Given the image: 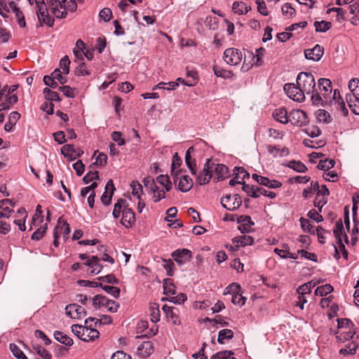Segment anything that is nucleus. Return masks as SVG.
Returning <instances> with one entry per match:
<instances>
[{
	"label": "nucleus",
	"mask_w": 359,
	"mask_h": 359,
	"mask_svg": "<svg viewBox=\"0 0 359 359\" xmlns=\"http://www.w3.org/2000/svg\"><path fill=\"white\" fill-rule=\"evenodd\" d=\"M348 89L351 94L349 95L354 97L355 102H359V79H352L348 82Z\"/></svg>",
	"instance_id": "obj_22"
},
{
	"label": "nucleus",
	"mask_w": 359,
	"mask_h": 359,
	"mask_svg": "<svg viewBox=\"0 0 359 359\" xmlns=\"http://www.w3.org/2000/svg\"><path fill=\"white\" fill-rule=\"evenodd\" d=\"M85 330V325H72V332L77 336L80 339H81L82 336L83 334V332Z\"/></svg>",
	"instance_id": "obj_60"
},
{
	"label": "nucleus",
	"mask_w": 359,
	"mask_h": 359,
	"mask_svg": "<svg viewBox=\"0 0 359 359\" xmlns=\"http://www.w3.org/2000/svg\"><path fill=\"white\" fill-rule=\"evenodd\" d=\"M299 222L301 224V227L305 232H308L310 233H315V226L311 224L309 219L302 217L299 219Z\"/></svg>",
	"instance_id": "obj_39"
},
{
	"label": "nucleus",
	"mask_w": 359,
	"mask_h": 359,
	"mask_svg": "<svg viewBox=\"0 0 359 359\" xmlns=\"http://www.w3.org/2000/svg\"><path fill=\"white\" fill-rule=\"evenodd\" d=\"M215 172L218 180H223L228 174V168L223 164H217L215 167Z\"/></svg>",
	"instance_id": "obj_40"
},
{
	"label": "nucleus",
	"mask_w": 359,
	"mask_h": 359,
	"mask_svg": "<svg viewBox=\"0 0 359 359\" xmlns=\"http://www.w3.org/2000/svg\"><path fill=\"white\" fill-rule=\"evenodd\" d=\"M324 53V48L320 45H316L313 48L304 50V55L306 59L313 61H318Z\"/></svg>",
	"instance_id": "obj_12"
},
{
	"label": "nucleus",
	"mask_w": 359,
	"mask_h": 359,
	"mask_svg": "<svg viewBox=\"0 0 359 359\" xmlns=\"http://www.w3.org/2000/svg\"><path fill=\"white\" fill-rule=\"evenodd\" d=\"M111 359H132V358L124 351H118L111 355Z\"/></svg>",
	"instance_id": "obj_64"
},
{
	"label": "nucleus",
	"mask_w": 359,
	"mask_h": 359,
	"mask_svg": "<svg viewBox=\"0 0 359 359\" xmlns=\"http://www.w3.org/2000/svg\"><path fill=\"white\" fill-rule=\"evenodd\" d=\"M314 26H315L316 32H325L326 31L330 29V28L331 27V23L330 22H327V21H324V20L320 21V22L316 21L314 22Z\"/></svg>",
	"instance_id": "obj_41"
},
{
	"label": "nucleus",
	"mask_w": 359,
	"mask_h": 359,
	"mask_svg": "<svg viewBox=\"0 0 359 359\" xmlns=\"http://www.w3.org/2000/svg\"><path fill=\"white\" fill-rule=\"evenodd\" d=\"M213 72L217 76L224 79L231 78L233 75L232 72L224 69L218 66L213 67Z\"/></svg>",
	"instance_id": "obj_35"
},
{
	"label": "nucleus",
	"mask_w": 359,
	"mask_h": 359,
	"mask_svg": "<svg viewBox=\"0 0 359 359\" xmlns=\"http://www.w3.org/2000/svg\"><path fill=\"white\" fill-rule=\"evenodd\" d=\"M135 222V213L131 208H124L123 209L121 224L126 228L131 227Z\"/></svg>",
	"instance_id": "obj_14"
},
{
	"label": "nucleus",
	"mask_w": 359,
	"mask_h": 359,
	"mask_svg": "<svg viewBox=\"0 0 359 359\" xmlns=\"http://www.w3.org/2000/svg\"><path fill=\"white\" fill-rule=\"evenodd\" d=\"M358 347V344L355 341H351L348 343L345 348H342L339 350V353L344 355L348 354H354Z\"/></svg>",
	"instance_id": "obj_32"
},
{
	"label": "nucleus",
	"mask_w": 359,
	"mask_h": 359,
	"mask_svg": "<svg viewBox=\"0 0 359 359\" xmlns=\"http://www.w3.org/2000/svg\"><path fill=\"white\" fill-rule=\"evenodd\" d=\"M356 327L351 329L348 332L345 333H341L340 335L337 336V338L340 341H344L349 339H352L355 334Z\"/></svg>",
	"instance_id": "obj_54"
},
{
	"label": "nucleus",
	"mask_w": 359,
	"mask_h": 359,
	"mask_svg": "<svg viewBox=\"0 0 359 359\" xmlns=\"http://www.w3.org/2000/svg\"><path fill=\"white\" fill-rule=\"evenodd\" d=\"M333 291V287L330 284H325L322 286L318 287L315 290V294L317 296L323 297Z\"/></svg>",
	"instance_id": "obj_34"
},
{
	"label": "nucleus",
	"mask_w": 359,
	"mask_h": 359,
	"mask_svg": "<svg viewBox=\"0 0 359 359\" xmlns=\"http://www.w3.org/2000/svg\"><path fill=\"white\" fill-rule=\"evenodd\" d=\"M34 348L36 353L43 359H51L52 355L46 349L43 348L41 346H37L36 348Z\"/></svg>",
	"instance_id": "obj_63"
},
{
	"label": "nucleus",
	"mask_w": 359,
	"mask_h": 359,
	"mask_svg": "<svg viewBox=\"0 0 359 359\" xmlns=\"http://www.w3.org/2000/svg\"><path fill=\"white\" fill-rule=\"evenodd\" d=\"M232 241L233 243L236 244L237 247H239L252 245L253 243L254 239L250 236L243 235L233 238Z\"/></svg>",
	"instance_id": "obj_25"
},
{
	"label": "nucleus",
	"mask_w": 359,
	"mask_h": 359,
	"mask_svg": "<svg viewBox=\"0 0 359 359\" xmlns=\"http://www.w3.org/2000/svg\"><path fill=\"white\" fill-rule=\"evenodd\" d=\"M115 190L112 180H108L105 186V191L101 197V201L104 205L111 203V200Z\"/></svg>",
	"instance_id": "obj_15"
},
{
	"label": "nucleus",
	"mask_w": 359,
	"mask_h": 359,
	"mask_svg": "<svg viewBox=\"0 0 359 359\" xmlns=\"http://www.w3.org/2000/svg\"><path fill=\"white\" fill-rule=\"evenodd\" d=\"M10 350L13 355L18 359H27V356L16 344H11Z\"/></svg>",
	"instance_id": "obj_46"
},
{
	"label": "nucleus",
	"mask_w": 359,
	"mask_h": 359,
	"mask_svg": "<svg viewBox=\"0 0 359 359\" xmlns=\"http://www.w3.org/2000/svg\"><path fill=\"white\" fill-rule=\"evenodd\" d=\"M209 163L210 159H207L203 170L200 172L198 175H196V182L200 185H204L208 184L212 177V173L210 170Z\"/></svg>",
	"instance_id": "obj_13"
},
{
	"label": "nucleus",
	"mask_w": 359,
	"mask_h": 359,
	"mask_svg": "<svg viewBox=\"0 0 359 359\" xmlns=\"http://www.w3.org/2000/svg\"><path fill=\"white\" fill-rule=\"evenodd\" d=\"M104 307H106L109 312L115 313L117 311L119 305L115 301L107 298Z\"/></svg>",
	"instance_id": "obj_52"
},
{
	"label": "nucleus",
	"mask_w": 359,
	"mask_h": 359,
	"mask_svg": "<svg viewBox=\"0 0 359 359\" xmlns=\"http://www.w3.org/2000/svg\"><path fill=\"white\" fill-rule=\"evenodd\" d=\"M221 204L225 209L233 211L241 205L242 201L238 194L233 196L226 195L221 198Z\"/></svg>",
	"instance_id": "obj_6"
},
{
	"label": "nucleus",
	"mask_w": 359,
	"mask_h": 359,
	"mask_svg": "<svg viewBox=\"0 0 359 359\" xmlns=\"http://www.w3.org/2000/svg\"><path fill=\"white\" fill-rule=\"evenodd\" d=\"M289 166L290 168L299 172H304L306 170V167L305 165L299 161H290Z\"/></svg>",
	"instance_id": "obj_48"
},
{
	"label": "nucleus",
	"mask_w": 359,
	"mask_h": 359,
	"mask_svg": "<svg viewBox=\"0 0 359 359\" xmlns=\"http://www.w3.org/2000/svg\"><path fill=\"white\" fill-rule=\"evenodd\" d=\"M181 163H182V159L178 156V154L177 153H175V155L173 156L172 163L171 165V172H172V174L174 175V183H176L177 180L179 178L177 175H178V172H180V170H178V171L174 172L175 170L178 168L180 166Z\"/></svg>",
	"instance_id": "obj_28"
},
{
	"label": "nucleus",
	"mask_w": 359,
	"mask_h": 359,
	"mask_svg": "<svg viewBox=\"0 0 359 359\" xmlns=\"http://www.w3.org/2000/svg\"><path fill=\"white\" fill-rule=\"evenodd\" d=\"M131 187L133 189L132 194L136 196L138 199L140 198V194L142 192V187L137 182H133L131 183Z\"/></svg>",
	"instance_id": "obj_57"
},
{
	"label": "nucleus",
	"mask_w": 359,
	"mask_h": 359,
	"mask_svg": "<svg viewBox=\"0 0 359 359\" xmlns=\"http://www.w3.org/2000/svg\"><path fill=\"white\" fill-rule=\"evenodd\" d=\"M187 299V295L184 293H180L176 296L171 297L168 300L174 304H180L184 303Z\"/></svg>",
	"instance_id": "obj_50"
},
{
	"label": "nucleus",
	"mask_w": 359,
	"mask_h": 359,
	"mask_svg": "<svg viewBox=\"0 0 359 359\" xmlns=\"http://www.w3.org/2000/svg\"><path fill=\"white\" fill-rule=\"evenodd\" d=\"M297 85L299 87L304 95H311V100L314 104L319 105L323 98L316 88V82L313 75L309 72H300L297 78Z\"/></svg>",
	"instance_id": "obj_2"
},
{
	"label": "nucleus",
	"mask_w": 359,
	"mask_h": 359,
	"mask_svg": "<svg viewBox=\"0 0 359 359\" xmlns=\"http://www.w3.org/2000/svg\"><path fill=\"white\" fill-rule=\"evenodd\" d=\"M237 217V222L240 224L245 225H254L255 223L252 221L251 217L248 215H236Z\"/></svg>",
	"instance_id": "obj_59"
},
{
	"label": "nucleus",
	"mask_w": 359,
	"mask_h": 359,
	"mask_svg": "<svg viewBox=\"0 0 359 359\" xmlns=\"http://www.w3.org/2000/svg\"><path fill=\"white\" fill-rule=\"evenodd\" d=\"M233 337V332L231 330L224 329L221 330L218 333L217 341L219 344H224L225 340L232 339Z\"/></svg>",
	"instance_id": "obj_31"
},
{
	"label": "nucleus",
	"mask_w": 359,
	"mask_h": 359,
	"mask_svg": "<svg viewBox=\"0 0 359 359\" xmlns=\"http://www.w3.org/2000/svg\"><path fill=\"white\" fill-rule=\"evenodd\" d=\"M150 320L153 323H157L160 320L159 305L156 303H151L149 307Z\"/></svg>",
	"instance_id": "obj_26"
},
{
	"label": "nucleus",
	"mask_w": 359,
	"mask_h": 359,
	"mask_svg": "<svg viewBox=\"0 0 359 359\" xmlns=\"http://www.w3.org/2000/svg\"><path fill=\"white\" fill-rule=\"evenodd\" d=\"M246 299L243 297L240 293L232 295L231 302L235 305L243 306L245 303Z\"/></svg>",
	"instance_id": "obj_61"
},
{
	"label": "nucleus",
	"mask_w": 359,
	"mask_h": 359,
	"mask_svg": "<svg viewBox=\"0 0 359 359\" xmlns=\"http://www.w3.org/2000/svg\"><path fill=\"white\" fill-rule=\"evenodd\" d=\"M335 165V161L332 159L321 160L318 163V168L322 170H328L333 168Z\"/></svg>",
	"instance_id": "obj_42"
},
{
	"label": "nucleus",
	"mask_w": 359,
	"mask_h": 359,
	"mask_svg": "<svg viewBox=\"0 0 359 359\" xmlns=\"http://www.w3.org/2000/svg\"><path fill=\"white\" fill-rule=\"evenodd\" d=\"M106 299V297L102 296L101 294H97L92 299L93 305L95 307V309H100L102 306H104Z\"/></svg>",
	"instance_id": "obj_47"
},
{
	"label": "nucleus",
	"mask_w": 359,
	"mask_h": 359,
	"mask_svg": "<svg viewBox=\"0 0 359 359\" xmlns=\"http://www.w3.org/2000/svg\"><path fill=\"white\" fill-rule=\"evenodd\" d=\"M257 189V186L249 185L245 183H243L242 189L250 197L257 198V194L256 189Z\"/></svg>",
	"instance_id": "obj_45"
},
{
	"label": "nucleus",
	"mask_w": 359,
	"mask_h": 359,
	"mask_svg": "<svg viewBox=\"0 0 359 359\" xmlns=\"http://www.w3.org/2000/svg\"><path fill=\"white\" fill-rule=\"evenodd\" d=\"M99 174L97 171H89L83 178L85 184H88L94 180H99Z\"/></svg>",
	"instance_id": "obj_49"
},
{
	"label": "nucleus",
	"mask_w": 359,
	"mask_h": 359,
	"mask_svg": "<svg viewBox=\"0 0 359 359\" xmlns=\"http://www.w3.org/2000/svg\"><path fill=\"white\" fill-rule=\"evenodd\" d=\"M318 93L322 97V102L320 103L321 105H324L325 103L329 102L330 105L335 107L338 111H339L343 116H347L348 110L346 107L345 102L340 95L339 91L337 89L334 90L332 99L329 100L330 95L332 94V83L328 79H320L318 80Z\"/></svg>",
	"instance_id": "obj_1"
},
{
	"label": "nucleus",
	"mask_w": 359,
	"mask_h": 359,
	"mask_svg": "<svg viewBox=\"0 0 359 359\" xmlns=\"http://www.w3.org/2000/svg\"><path fill=\"white\" fill-rule=\"evenodd\" d=\"M100 287H101L106 292L111 294L115 298H117L120 294V289L117 287L110 286V285H103L102 283L99 284Z\"/></svg>",
	"instance_id": "obj_44"
},
{
	"label": "nucleus",
	"mask_w": 359,
	"mask_h": 359,
	"mask_svg": "<svg viewBox=\"0 0 359 359\" xmlns=\"http://www.w3.org/2000/svg\"><path fill=\"white\" fill-rule=\"evenodd\" d=\"M54 337L57 341L68 346H72L74 343L72 338L60 331H55Z\"/></svg>",
	"instance_id": "obj_27"
},
{
	"label": "nucleus",
	"mask_w": 359,
	"mask_h": 359,
	"mask_svg": "<svg viewBox=\"0 0 359 359\" xmlns=\"http://www.w3.org/2000/svg\"><path fill=\"white\" fill-rule=\"evenodd\" d=\"M31 5L35 4V11L41 24H45L48 27H52L54 24V20L49 15L48 6L43 0H28Z\"/></svg>",
	"instance_id": "obj_4"
},
{
	"label": "nucleus",
	"mask_w": 359,
	"mask_h": 359,
	"mask_svg": "<svg viewBox=\"0 0 359 359\" xmlns=\"http://www.w3.org/2000/svg\"><path fill=\"white\" fill-rule=\"evenodd\" d=\"M257 198H259L261 195L267 196L270 198H274L276 196V194L273 191H267L265 189L262 187H257V189H256Z\"/></svg>",
	"instance_id": "obj_53"
},
{
	"label": "nucleus",
	"mask_w": 359,
	"mask_h": 359,
	"mask_svg": "<svg viewBox=\"0 0 359 359\" xmlns=\"http://www.w3.org/2000/svg\"><path fill=\"white\" fill-rule=\"evenodd\" d=\"M194 149L193 147H189L185 154V163L189 169L191 173L193 175H196V160L193 158L191 156L192 151H194Z\"/></svg>",
	"instance_id": "obj_20"
},
{
	"label": "nucleus",
	"mask_w": 359,
	"mask_h": 359,
	"mask_svg": "<svg viewBox=\"0 0 359 359\" xmlns=\"http://www.w3.org/2000/svg\"><path fill=\"white\" fill-rule=\"evenodd\" d=\"M99 336L100 332L93 327V325H85V330L81 340L83 341H93L97 339Z\"/></svg>",
	"instance_id": "obj_17"
},
{
	"label": "nucleus",
	"mask_w": 359,
	"mask_h": 359,
	"mask_svg": "<svg viewBox=\"0 0 359 359\" xmlns=\"http://www.w3.org/2000/svg\"><path fill=\"white\" fill-rule=\"evenodd\" d=\"M163 312L165 313L167 318L170 320L174 325H180L181 321L178 315L175 312V308L164 305L162 308Z\"/></svg>",
	"instance_id": "obj_18"
},
{
	"label": "nucleus",
	"mask_w": 359,
	"mask_h": 359,
	"mask_svg": "<svg viewBox=\"0 0 359 359\" xmlns=\"http://www.w3.org/2000/svg\"><path fill=\"white\" fill-rule=\"evenodd\" d=\"M316 116L320 123H330L332 121L330 113L325 109H318L316 112Z\"/></svg>",
	"instance_id": "obj_29"
},
{
	"label": "nucleus",
	"mask_w": 359,
	"mask_h": 359,
	"mask_svg": "<svg viewBox=\"0 0 359 359\" xmlns=\"http://www.w3.org/2000/svg\"><path fill=\"white\" fill-rule=\"evenodd\" d=\"M290 121L294 125H305L307 123L306 114L301 109L292 110L290 114Z\"/></svg>",
	"instance_id": "obj_11"
},
{
	"label": "nucleus",
	"mask_w": 359,
	"mask_h": 359,
	"mask_svg": "<svg viewBox=\"0 0 359 359\" xmlns=\"http://www.w3.org/2000/svg\"><path fill=\"white\" fill-rule=\"evenodd\" d=\"M157 182L163 185L166 191H169L172 188V183L168 175H161L156 178Z\"/></svg>",
	"instance_id": "obj_38"
},
{
	"label": "nucleus",
	"mask_w": 359,
	"mask_h": 359,
	"mask_svg": "<svg viewBox=\"0 0 359 359\" xmlns=\"http://www.w3.org/2000/svg\"><path fill=\"white\" fill-rule=\"evenodd\" d=\"M127 201L125 199H119L114 205L112 215L115 218L120 216L121 212L123 213V209L127 208L126 204Z\"/></svg>",
	"instance_id": "obj_33"
},
{
	"label": "nucleus",
	"mask_w": 359,
	"mask_h": 359,
	"mask_svg": "<svg viewBox=\"0 0 359 359\" xmlns=\"http://www.w3.org/2000/svg\"><path fill=\"white\" fill-rule=\"evenodd\" d=\"M316 286V283L313 281H309L297 288V292L298 294L305 295L310 294L313 287Z\"/></svg>",
	"instance_id": "obj_30"
},
{
	"label": "nucleus",
	"mask_w": 359,
	"mask_h": 359,
	"mask_svg": "<svg viewBox=\"0 0 359 359\" xmlns=\"http://www.w3.org/2000/svg\"><path fill=\"white\" fill-rule=\"evenodd\" d=\"M273 116L277 121L281 123H287L290 121L286 109L283 107L276 109L273 112Z\"/></svg>",
	"instance_id": "obj_24"
},
{
	"label": "nucleus",
	"mask_w": 359,
	"mask_h": 359,
	"mask_svg": "<svg viewBox=\"0 0 359 359\" xmlns=\"http://www.w3.org/2000/svg\"><path fill=\"white\" fill-rule=\"evenodd\" d=\"M171 256L179 266H182L190 261L192 253L189 250L183 248L175 250Z\"/></svg>",
	"instance_id": "obj_9"
},
{
	"label": "nucleus",
	"mask_w": 359,
	"mask_h": 359,
	"mask_svg": "<svg viewBox=\"0 0 359 359\" xmlns=\"http://www.w3.org/2000/svg\"><path fill=\"white\" fill-rule=\"evenodd\" d=\"M144 183L146 188L150 189L153 193L152 199L155 203L160 201L161 199L165 198V193L164 190H161L155 184L153 179L147 177L144 179Z\"/></svg>",
	"instance_id": "obj_7"
},
{
	"label": "nucleus",
	"mask_w": 359,
	"mask_h": 359,
	"mask_svg": "<svg viewBox=\"0 0 359 359\" xmlns=\"http://www.w3.org/2000/svg\"><path fill=\"white\" fill-rule=\"evenodd\" d=\"M333 233L337 241H340L344 238L345 242L348 243V238L344 232V225L341 219L336 222Z\"/></svg>",
	"instance_id": "obj_19"
},
{
	"label": "nucleus",
	"mask_w": 359,
	"mask_h": 359,
	"mask_svg": "<svg viewBox=\"0 0 359 359\" xmlns=\"http://www.w3.org/2000/svg\"><path fill=\"white\" fill-rule=\"evenodd\" d=\"M61 153L64 156H69L71 160L74 159L76 156H81L83 151H76L72 144H65L61 148Z\"/></svg>",
	"instance_id": "obj_23"
},
{
	"label": "nucleus",
	"mask_w": 359,
	"mask_h": 359,
	"mask_svg": "<svg viewBox=\"0 0 359 359\" xmlns=\"http://www.w3.org/2000/svg\"><path fill=\"white\" fill-rule=\"evenodd\" d=\"M233 355V352L231 351H222L212 355L210 359H236Z\"/></svg>",
	"instance_id": "obj_37"
},
{
	"label": "nucleus",
	"mask_w": 359,
	"mask_h": 359,
	"mask_svg": "<svg viewBox=\"0 0 359 359\" xmlns=\"http://www.w3.org/2000/svg\"><path fill=\"white\" fill-rule=\"evenodd\" d=\"M284 91L287 96L297 102H302L305 100V95L301 91L299 87L292 83H286L284 86Z\"/></svg>",
	"instance_id": "obj_8"
},
{
	"label": "nucleus",
	"mask_w": 359,
	"mask_h": 359,
	"mask_svg": "<svg viewBox=\"0 0 359 359\" xmlns=\"http://www.w3.org/2000/svg\"><path fill=\"white\" fill-rule=\"evenodd\" d=\"M48 8L57 18H66L68 11L74 12L77 8L76 0H48Z\"/></svg>",
	"instance_id": "obj_3"
},
{
	"label": "nucleus",
	"mask_w": 359,
	"mask_h": 359,
	"mask_svg": "<svg viewBox=\"0 0 359 359\" xmlns=\"http://www.w3.org/2000/svg\"><path fill=\"white\" fill-rule=\"evenodd\" d=\"M163 267L167 271V274L169 276H172L174 273L175 264L171 259H164Z\"/></svg>",
	"instance_id": "obj_55"
},
{
	"label": "nucleus",
	"mask_w": 359,
	"mask_h": 359,
	"mask_svg": "<svg viewBox=\"0 0 359 359\" xmlns=\"http://www.w3.org/2000/svg\"><path fill=\"white\" fill-rule=\"evenodd\" d=\"M346 102L348 104V107L351 109L353 114L356 115H359V102L353 104V100L351 99V95H348V94L346 96Z\"/></svg>",
	"instance_id": "obj_51"
},
{
	"label": "nucleus",
	"mask_w": 359,
	"mask_h": 359,
	"mask_svg": "<svg viewBox=\"0 0 359 359\" xmlns=\"http://www.w3.org/2000/svg\"><path fill=\"white\" fill-rule=\"evenodd\" d=\"M223 58L226 64L236 66L242 61L243 53L237 48H229L224 50Z\"/></svg>",
	"instance_id": "obj_5"
},
{
	"label": "nucleus",
	"mask_w": 359,
	"mask_h": 359,
	"mask_svg": "<svg viewBox=\"0 0 359 359\" xmlns=\"http://www.w3.org/2000/svg\"><path fill=\"white\" fill-rule=\"evenodd\" d=\"M154 351V346L151 341H147L142 342L137 348V353L139 356L146 358L149 357Z\"/></svg>",
	"instance_id": "obj_16"
},
{
	"label": "nucleus",
	"mask_w": 359,
	"mask_h": 359,
	"mask_svg": "<svg viewBox=\"0 0 359 359\" xmlns=\"http://www.w3.org/2000/svg\"><path fill=\"white\" fill-rule=\"evenodd\" d=\"M58 223L60 226H58L57 229H60V232L63 235L64 240L66 241L69 238V234L70 233L69 224L65 221H62L61 218L59 219Z\"/></svg>",
	"instance_id": "obj_36"
},
{
	"label": "nucleus",
	"mask_w": 359,
	"mask_h": 359,
	"mask_svg": "<svg viewBox=\"0 0 359 359\" xmlns=\"http://www.w3.org/2000/svg\"><path fill=\"white\" fill-rule=\"evenodd\" d=\"M107 161V156L104 153L100 152L96 157L95 162L93 164L97 166L103 167L106 165Z\"/></svg>",
	"instance_id": "obj_58"
},
{
	"label": "nucleus",
	"mask_w": 359,
	"mask_h": 359,
	"mask_svg": "<svg viewBox=\"0 0 359 359\" xmlns=\"http://www.w3.org/2000/svg\"><path fill=\"white\" fill-rule=\"evenodd\" d=\"M70 60L67 56H65L60 62V67L62 69L63 72L68 74L69 72Z\"/></svg>",
	"instance_id": "obj_62"
},
{
	"label": "nucleus",
	"mask_w": 359,
	"mask_h": 359,
	"mask_svg": "<svg viewBox=\"0 0 359 359\" xmlns=\"http://www.w3.org/2000/svg\"><path fill=\"white\" fill-rule=\"evenodd\" d=\"M338 327L343 328L347 327L350 329L354 328V325L352 321L348 318H340L337 319Z\"/></svg>",
	"instance_id": "obj_56"
},
{
	"label": "nucleus",
	"mask_w": 359,
	"mask_h": 359,
	"mask_svg": "<svg viewBox=\"0 0 359 359\" xmlns=\"http://www.w3.org/2000/svg\"><path fill=\"white\" fill-rule=\"evenodd\" d=\"M193 180L188 175H183L180 177L178 189L182 192L189 191L193 187Z\"/></svg>",
	"instance_id": "obj_21"
},
{
	"label": "nucleus",
	"mask_w": 359,
	"mask_h": 359,
	"mask_svg": "<svg viewBox=\"0 0 359 359\" xmlns=\"http://www.w3.org/2000/svg\"><path fill=\"white\" fill-rule=\"evenodd\" d=\"M232 9L235 13L242 15L248 12V7L243 2H234Z\"/></svg>",
	"instance_id": "obj_43"
},
{
	"label": "nucleus",
	"mask_w": 359,
	"mask_h": 359,
	"mask_svg": "<svg viewBox=\"0 0 359 359\" xmlns=\"http://www.w3.org/2000/svg\"><path fill=\"white\" fill-rule=\"evenodd\" d=\"M67 316L74 319H81L86 316V310L76 304H70L65 307Z\"/></svg>",
	"instance_id": "obj_10"
}]
</instances>
